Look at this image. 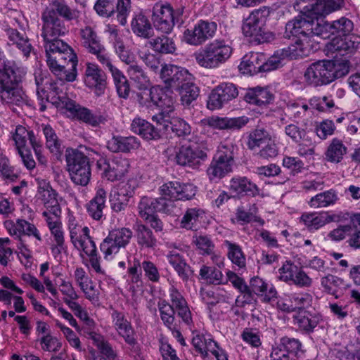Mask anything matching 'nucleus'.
Listing matches in <instances>:
<instances>
[{
	"label": "nucleus",
	"instance_id": "nucleus-1",
	"mask_svg": "<svg viewBox=\"0 0 360 360\" xmlns=\"http://www.w3.org/2000/svg\"><path fill=\"white\" fill-rule=\"evenodd\" d=\"M320 31L319 19L310 8L307 9L302 15L295 17L285 25L283 37L292 39L294 44L278 51H285L286 54L283 56L285 60L308 56L313 46L311 41L314 37H319Z\"/></svg>",
	"mask_w": 360,
	"mask_h": 360
},
{
	"label": "nucleus",
	"instance_id": "nucleus-2",
	"mask_svg": "<svg viewBox=\"0 0 360 360\" xmlns=\"http://www.w3.org/2000/svg\"><path fill=\"white\" fill-rule=\"evenodd\" d=\"M353 27L352 21L346 18H341L331 24L321 22L319 38L331 39L328 49L344 56L360 48V35L351 33Z\"/></svg>",
	"mask_w": 360,
	"mask_h": 360
},
{
	"label": "nucleus",
	"instance_id": "nucleus-3",
	"mask_svg": "<svg viewBox=\"0 0 360 360\" xmlns=\"http://www.w3.org/2000/svg\"><path fill=\"white\" fill-rule=\"evenodd\" d=\"M25 75L23 68L14 61L6 60L0 64V96L7 103L20 105L25 101V92L20 86Z\"/></svg>",
	"mask_w": 360,
	"mask_h": 360
},
{
	"label": "nucleus",
	"instance_id": "nucleus-4",
	"mask_svg": "<svg viewBox=\"0 0 360 360\" xmlns=\"http://www.w3.org/2000/svg\"><path fill=\"white\" fill-rule=\"evenodd\" d=\"M137 98L141 106L158 110V112L152 116V120L156 123L169 119L174 112L176 96L172 89L166 86L157 85L149 89H145L137 94Z\"/></svg>",
	"mask_w": 360,
	"mask_h": 360
},
{
	"label": "nucleus",
	"instance_id": "nucleus-5",
	"mask_svg": "<svg viewBox=\"0 0 360 360\" xmlns=\"http://www.w3.org/2000/svg\"><path fill=\"white\" fill-rule=\"evenodd\" d=\"M349 62L347 60H323L311 64L305 70V82L314 87L327 85L342 78L349 72Z\"/></svg>",
	"mask_w": 360,
	"mask_h": 360
},
{
	"label": "nucleus",
	"instance_id": "nucleus-6",
	"mask_svg": "<svg viewBox=\"0 0 360 360\" xmlns=\"http://www.w3.org/2000/svg\"><path fill=\"white\" fill-rule=\"evenodd\" d=\"M285 51L276 50L267 59L262 53H248L242 58L238 69L243 75L250 76L276 70L285 64Z\"/></svg>",
	"mask_w": 360,
	"mask_h": 360
},
{
	"label": "nucleus",
	"instance_id": "nucleus-7",
	"mask_svg": "<svg viewBox=\"0 0 360 360\" xmlns=\"http://www.w3.org/2000/svg\"><path fill=\"white\" fill-rule=\"evenodd\" d=\"M232 53V46L225 40L215 39L195 52L193 56L200 67L214 69L225 63Z\"/></svg>",
	"mask_w": 360,
	"mask_h": 360
},
{
	"label": "nucleus",
	"instance_id": "nucleus-8",
	"mask_svg": "<svg viewBox=\"0 0 360 360\" xmlns=\"http://www.w3.org/2000/svg\"><path fill=\"white\" fill-rule=\"evenodd\" d=\"M269 13V9L265 6L255 9L243 22V33L250 41L262 44L274 39V34L267 31L266 27Z\"/></svg>",
	"mask_w": 360,
	"mask_h": 360
},
{
	"label": "nucleus",
	"instance_id": "nucleus-9",
	"mask_svg": "<svg viewBox=\"0 0 360 360\" xmlns=\"http://www.w3.org/2000/svg\"><path fill=\"white\" fill-rule=\"evenodd\" d=\"M4 224L8 233L18 240L17 248L19 252L27 259L31 257L32 251L25 236L33 237L37 241L35 245H38L42 241V237L37 226L22 219H18L16 221L6 220Z\"/></svg>",
	"mask_w": 360,
	"mask_h": 360
},
{
	"label": "nucleus",
	"instance_id": "nucleus-10",
	"mask_svg": "<svg viewBox=\"0 0 360 360\" xmlns=\"http://www.w3.org/2000/svg\"><path fill=\"white\" fill-rule=\"evenodd\" d=\"M183 13V8L174 9L168 2H157L153 8V26L158 31L169 34L176 24L182 23Z\"/></svg>",
	"mask_w": 360,
	"mask_h": 360
},
{
	"label": "nucleus",
	"instance_id": "nucleus-11",
	"mask_svg": "<svg viewBox=\"0 0 360 360\" xmlns=\"http://www.w3.org/2000/svg\"><path fill=\"white\" fill-rule=\"evenodd\" d=\"M54 53L52 56L56 58V62L47 64L51 72L61 81H75L77 75L78 59L72 48L70 46V51L63 50Z\"/></svg>",
	"mask_w": 360,
	"mask_h": 360
},
{
	"label": "nucleus",
	"instance_id": "nucleus-12",
	"mask_svg": "<svg viewBox=\"0 0 360 360\" xmlns=\"http://www.w3.org/2000/svg\"><path fill=\"white\" fill-rule=\"evenodd\" d=\"M13 139L20 158H32V150L34 152L36 158H44L42 141L35 136L32 130L28 131L25 127L18 125Z\"/></svg>",
	"mask_w": 360,
	"mask_h": 360
},
{
	"label": "nucleus",
	"instance_id": "nucleus-13",
	"mask_svg": "<svg viewBox=\"0 0 360 360\" xmlns=\"http://www.w3.org/2000/svg\"><path fill=\"white\" fill-rule=\"evenodd\" d=\"M94 9L102 18H115L124 26L131 10V0H96Z\"/></svg>",
	"mask_w": 360,
	"mask_h": 360
},
{
	"label": "nucleus",
	"instance_id": "nucleus-14",
	"mask_svg": "<svg viewBox=\"0 0 360 360\" xmlns=\"http://www.w3.org/2000/svg\"><path fill=\"white\" fill-rule=\"evenodd\" d=\"M133 233L129 228H119L110 231L100 244V250L105 259H110L124 248L130 242Z\"/></svg>",
	"mask_w": 360,
	"mask_h": 360
},
{
	"label": "nucleus",
	"instance_id": "nucleus-15",
	"mask_svg": "<svg viewBox=\"0 0 360 360\" xmlns=\"http://www.w3.org/2000/svg\"><path fill=\"white\" fill-rule=\"evenodd\" d=\"M37 97L40 112L46 110V103L56 108L65 109V104L68 103V101H71L55 82L46 83L41 88L37 84Z\"/></svg>",
	"mask_w": 360,
	"mask_h": 360
},
{
	"label": "nucleus",
	"instance_id": "nucleus-16",
	"mask_svg": "<svg viewBox=\"0 0 360 360\" xmlns=\"http://www.w3.org/2000/svg\"><path fill=\"white\" fill-rule=\"evenodd\" d=\"M278 278L288 284L299 288H309L313 283L312 278L292 261L285 260L278 270Z\"/></svg>",
	"mask_w": 360,
	"mask_h": 360
},
{
	"label": "nucleus",
	"instance_id": "nucleus-17",
	"mask_svg": "<svg viewBox=\"0 0 360 360\" xmlns=\"http://www.w3.org/2000/svg\"><path fill=\"white\" fill-rule=\"evenodd\" d=\"M65 105V109L74 118L92 127H98L108 121V115L105 112L100 110L93 111L88 108L80 105L72 99L68 101V103Z\"/></svg>",
	"mask_w": 360,
	"mask_h": 360
},
{
	"label": "nucleus",
	"instance_id": "nucleus-18",
	"mask_svg": "<svg viewBox=\"0 0 360 360\" xmlns=\"http://www.w3.org/2000/svg\"><path fill=\"white\" fill-rule=\"evenodd\" d=\"M217 29L215 22L200 20L193 29H186L184 32V40L190 45L198 46L214 37Z\"/></svg>",
	"mask_w": 360,
	"mask_h": 360
},
{
	"label": "nucleus",
	"instance_id": "nucleus-19",
	"mask_svg": "<svg viewBox=\"0 0 360 360\" xmlns=\"http://www.w3.org/2000/svg\"><path fill=\"white\" fill-rule=\"evenodd\" d=\"M139 214L143 220H148L155 216L157 212L165 214H172L176 209V205L172 200L158 198L155 199L143 197L138 205Z\"/></svg>",
	"mask_w": 360,
	"mask_h": 360
},
{
	"label": "nucleus",
	"instance_id": "nucleus-20",
	"mask_svg": "<svg viewBox=\"0 0 360 360\" xmlns=\"http://www.w3.org/2000/svg\"><path fill=\"white\" fill-rule=\"evenodd\" d=\"M160 198L167 200H186L191 199L196 193L195 187L191 184L169 181L159 188Z\"/></svg>",
	"mask_w": 360,
	"mask_h": 360
},
{
	"label": "nucleus",
	"instance_id": "nucleus-21",
	"mask_svg": "<svg viewBox=\"0 0 360 360\" xmlns=\"http://www.w3.org/2000/svg\"><path fill=\"white\" fill-rule=\"evenodd\" d=\"M42 28L41 36L43 40L59 38L68 32L64 20L56 16L53 11H45L41 15Z\"/></svg>",
	"mask_w": 360,
	"mask_h": 360
},
{
	"label": "nucleus",
	"instance_id": "nucleus-22",
	"mask_svg": "<svg viewBox=\"0 0 360 360\" xmlns=\"http://www.w3.org/2000/svg\"><path fill=\"white\" fill-rule=\"evenodd\" d=\"M248 122V118L245 116L238 117H227L219 116H210L200 120V124L202 131L207 128L219 130H238L245 126Z\"/></svg>",
	"mask_w": 360,
	"mask_h": 360
},
{
	"label": "nucleus",
	"instance_id": "nucleus-23",
	"mask_svg": "<svg viewBox=\"0 0 360 360\" xmlns=\"http://www.w3.org/2000/svg\"><path fill=\"white\" fill-rule=\"evenodd\" d=\"M84 82L97 96L104 94L107 86V76L97 64L91 63L86 64Z\"/></svg>",
	"mask_w": 360,
	"mask_h": 360
},
{
	"label": "nucleus",
	"instance_id": "nucleus-24",
	"mask_svg": "<svg viewBox=\"0 0 360 360\" xmlns=\"http://www.w3.org/2000/svg\"><path fill=\"white\" fill-rule=\"evenodd\" d=\"M160 76L166 87L175 90L188 79L193 78V75L189 73L188 70L172 64L162 65Z\"/></svg>",
	"mask_w": 360,
	"mask_h": 360
},
{
	"label": "nucleus",
	"instance_id": "nucleus-25",
	"mask_svg": "<svg viewBox=\"0 0 360 360\" xmlns=\"http://www.w3.org/2000/svg\"><path fill=\"white\" fill-rule=\"evenodd\" d=\"M53 238V243L51 245V250L53 256L56 259L62 252H66L68 250L65 240V232L63 229L61 217H48L44 219Z\"/></svg>",
	"mask_w": 360,
	"mask_h": 360
},
{
	"label": "nucleus",
	"instance_id": "nucleus-26",
	"mask_svg": "<svg viewBox=\"0 0 360 360\" xmlns=\"http://www.w3.org/2000/svg\"><path fill=\"white\" fill-rule=\"evenodd\" d=\"M129 163L127 159H98L97 167L103 175L110 181L120 179L127 172Z\"/></svg>",
	"mask_w": 360,
	"mask_h": 360
},
{
	"label": "nucleus",
	"instance_id": "nucleus-27",
	"mask_svg": "<svg viewBox=\"0 0 360 360\" xmlns=\"http://www.w3.org/2000/svg\"><path fill=\"white\" fill-rule=\"evenodd\" d=\"M192 344L203 359L210 353L217 360H229L226 351L210 338L197 335L193 338Z\"/></svg>",
	"mask_w": 360,
	"mask_h": 360
},
{
	"label": "nucleus",
	"instance_id": "nucleus-28",
	"mask_svg": "<svg viewBox=\"0 0 360 360\" xmlns=\"http://www.w3.org/2000/svg\"><path fill=\"white\" fill-rule=\"evenodd\" d=\"M68 171L73 183L86 186L91 178V167L87 159H66Z\"/></svg>",
	"mask_w": 360,
	"mask_h": 360
},
{
	"label": "nucleus",
	"instance_id": "nucleus-29",
	"mask_svg": "<svg viewBox=\"0 0 360 360\" xmlns=\"http://www.w3.org/2000/svg\"><path fill=\"white\" fill-rule=\"evenodd\" d=\"M5 33L8 39V44L17 49L22 58L27 60L34 52V48L27 34L10 27L5 30Z\"/></svg>",
	"mask_w": 360,
	"mask_h": 360
},
{
	"label": "nucleus",
	"instance_id": "nucleus-30",
	"mask_svg": "<svg viewBox=\"0 0 360 360\" xmlns=\"http://www.w3.org/2000/svg\"><path fill=\"white\" fill-rule=\"evenodd\" d=\"M241 95L247 103L261 108L273 103L275 99L274 94L268 87L259 86L245 89Z\"/></svg>",
	"mask_w": 360,
	"mask_h": 360
},
{
	"label": "nucleus",
	"instance_id": "nucleus-31",
	"mask_svg": "<svg viewBox=\"0 0 360 360\" xmlns=\"http://www.w3.org/2000/svg\"><path fill=\"white\" fill-rule=\"evenodd\" d=\"M111 318L113 327L117 334L124 339L127 344L134 346L136 343V339L131 322L127 319L122 312L117 310L112 311Z\"/></svg>",
	"mask_w": 360,
	"mask_h": 360
},
{
	"label": "nucleus",
	"instance_id": "nucleus-32",
	"mask_svg": "<svg viewBox=\"0 0 360 360\" xmlns=\"http://www.w3.org/2000/svg\"><path fill=\"white\" fill-rule=\"evenodd\" d=\"M79 251L84 252L89 257L91 269L98 275H105V271L101 266V258L98 254L96 245L92 238L89 236L88 239H83L75 245Z\"/></svg>",
	"mask_w": 360,
	"mask_h": 360
},
{
	"label": "nucleus",
	"instance_id": "nucleus-33",
	"mask_svg": "<svg viewBox=\"0 0 360 360\" xmlns=\"http://www.w3.org/2000/svg\"><path fill=\"white\" fill-rule=\"evenodd\" d=\"M335 218V215L328 212H304L300 217V221L309 231H314L334 221Z\"/></svg>",
	"mask_w": 360,
	"mask_h": 360
},
{
	"label": "nucleus",
	"instance_id": "nucleus-34",
	"mask_svg": "<svg viewBox=\"0 0 360 360\" xmlns=\"http://www.w3.org/2000/svg\"><path fill=\"white\" fill-rule=\"evenodd\" d=\"M250 296H246L247 299L252 297V292L262 297L265 302H270L276 297L277 291L275 288L262 278L254 277L250 280Z\"/></svg>",
	"mask_w": 360,
	"mask_h": 360
},
{
	"label": "nucleus",
	"instance_id": "nucleus-35",
	"mask_svg": "<svg viewBox=\"0 0 360 360\" xmlns=\"http://www.w3.org/2000/svg\"><path fill=\"white\" fill-rule=\"evenodd\" d=\"M106 195L103 188H98L95 196L86 204L87 213L93 219L100 221L105 219L103 210L105 208Z\"/></svg>",
	"mask_w": 360,
	"mask_h": 360
},
{
	"label": "nucleus",
	"instance_id": "nucleus-36",
	"mask_svg": "<svg viewBox=\"0 0 360 360\" xmlns=\"http://www.w3.org/2000/svg\"><path fill=\"white\" fill-rule=\"evenodd\" d=\"M131 130L147 141L158 140L160 137L159 130L150 122L141 117L133 120Z\"/></svg>",
	"mask_w": 360,
	"mask_h": 360
},
{
	"label": "nucleus",
	"instance_id": "nucleus-37",
	"mask_svg": "<svg viewBox=\"0 0 360 360\" xmlns=\"http://www.w3.org/2000/svg\"><path fill=\"white\" fill-rule=\"evenodd\" d=\"M140 146V141L135 136H114L108 141V148L113 153H129Z\"/></svg>",
	"mask_w": 360,
	"mask_h": 360
},
{
	"label": "nucleus",
	"instance_id": "nucleus-38",
	"mask_svg": "<svg viewBox=\"0 0 360 360\" xmlns=\"http://www.w3.org/2000/svg\"><path fill=\"white\" fill-rule=\"evenodd\" d=\"M131 28L135 35L143 39L150 38L154 33L150 20L142 13H139L133 16Z\"/></svg>",
	"mask_w": 360,
	"mask_h": 360
},
{
	"label": "nucleus",
	"instance_id": "nucleus-39",
	"mask_svg": "<svg viewBox=\"0 0 360 360\" xmlns=\"http://www.w3.org/2000/svg\"><path fill=\"white\" fill-rule=\"evenodd\" d=\"M162 125L163 129L168 131L169 129L179 137H184L191 134V127L184 119L174 116V112L170 115L169 119L166 118L157 123Z\"/></svg>",
	"mask_w": 360,
	"mask_h": 360
},
{
	"label": "nucleus",
	"instance_id": "nucleus-40",
	"mask_svg": "<svg viewBox=\"0 0 360 360\" xmlns=\"http://www.w3.org/2000/svg\"><path fill=\"white\" fill-rule=\"evenodd\" d=\"M344 4V0H316L310 5L312 13L323 22V18L330 13L340 9Z\"/></svg>",
	"mask_w": 360,
	"mask_h": 360
},
{
	"label": "nucleus",
	"instance_id": "nucleus-41",
	"mask_svg": "<svg viewBox=\"0 0 360 360\" xmlns=\"http://www.w3.org/2000/svg\"><path fill=\"white\" fill-rule=\"evenodd\" d=\"M86 335L105 360H115L117 359V352L103 335L92 330L87 331Z\"/></svg>",
	"mask_w": 360,
	"mask_h": 360
},
{
	"label": "nucleus",
	"instance_id": "nucleus-42",
	"mask_svg": "<svg viewBox=\"0 0 360 360\" xmlns=\"http://www.w3.org/2000/svg\"><path fill=\"white\" fill-rule=\"evenodd\" d=\"M231 190L238 195L255 197L259 195L257 186L245 176L233 177L230 181Z\"/></svg>",
	"mask_w": 360,
	"mask_h": 360
},
{
	"label": "nucleus",
	"instance_id": "nucleus-43",
	"mask_svg": "<svg viewBox=\"0 0 360 360\" xmlns=\"http://www.w3.org/2000/svg\"><path fill=\"white\" fill-rule=\"evenodd\" d=\"M191 143L169 146L166 150L167 158H206L207 155L202 150H196Z\"/></svg>",
	"mask_w": 360,
	"mask_h": 360
},
{
	"label": "nucleus",
	"instance_id": "nucleus-44",
	"mask_svg": "<svg viewBox=\"0 0 360 360\" xmlns=\"http://www.w3.org/2000/svg\"><path fill=\"white\" fill-rule=\"evenodd\" d=\"M233 159H212L207 173L211 181L220 179L232 170Z\"/></svg>",
	"mask_w": 360,
	"mask_h": 360
},
{
	"label": "nucleus",
	"instance_id": "nucleus-45",
	"mask_svg": "<svg viewBox=\"0 0 360 360\" xmlns=\"http://www.w3.org/2000/svg\"><path fill=\"white\" fill-rule=\"evenodd\" d=\"M57 193L54 190L38 198L42 202L44 210L42 212V217L44 219L48 217H61V208L57 199Z\"/></svg>",
	"mask_w": 360,
	"mask_h": 360
},
{
	"label": "nucleus",
	"instance_id": "nucleus-46",
	"mask_svg": "<svg viewBox=\"0 0 360 360\" xmlns=\"http://www.w3.org/2000/svg\"><path fill=\"white\" fill-rule=\"evenodd\" d=\"M320 316L307 311H299L294 316L293 322L300 330L312 332L320 321Z\"/></svg>",
	"mask_w": 360,
	"mask_h": 360
},
{
	"label": "nucleus",
	"instance_id": "nucleus-47",
	"mask_svg": "<svg viewBox=\"0 0 360 360\" xmlns=\"http://www.w3.org/2000/svg\"><path fill=\"white\" fill-rule=\"evenodd\" d=\"M166 257L169 264L172 265L181 280L187 281L189 278L188 270L190 267L184 257L176 250H172L169 251Z\"/></svg>",
	"mask_w": 360,
	"mask_h": 360
},
{
	"label": "nucleus",
	"instance_id": "nucleus-48",
	"mask_svg": "<svg viewBox=\"0 0 360 360\" xmlns=\"http://www.w3.org/2000/svg\"><path fill=\"white\" fill-rule=\"evenodd\" d=\"M223 246L226 248V255L233 264L236 265L239 269L245 267V255L238 243L225 240L223 242Z\"/></svg>",
	"mask_w": 360,
	"mask_h": 360
},
{
	"label": "nucleus",
	"instance_id": "nucleus-49",
	"mask_svg": "<svg viewBox=\"0 0 360 360\" xmlns=\"http://www.w3.org/2000/svg\"><path fill=\"white\" fill-rule=\"evenodd\" d=\"M82 44L89 53L98 52L101 47L99 37L96 31L90 26H86L80 31Z\"/></svg>",
	"mask_w": 360,
	"mask_h": 360
},
{
	"label": "nucleus",
	"instance_id": "nucleus-50",
	"mask_svg": "<svg viewBox=\"0 0 360 360\" xmlns=\"http://www.w3.org/2000/svg\"><path fill=\"white\" fill-rule=\"evenodd\" d=\"M176 90L179 91L182 104L187 106L195 101L200 94V89L192 82V79H188Z\"/></svg>",
	"mask_w": 360,
	"mask_h": 360
},
{
	"label": "nucleus",
	"instance_id": "nucleus-51",
	"mask_svg": "<svg viewBox=\"0 0 360 360\" xmlns=\"http://www.w3.org/2000/svg\"><path fill=\"white\" fill-rule=\"evenodd\" d=\"M338 200V193L335 191L330 189L322 193H319L311 198L308 202L310 207L318 209L327 207L334 205Z\"/></svg>",
	"mask_w": 360,
	"mask_h": 360
},
{
	"label": "nucleus",
	"instance_id": "nucleus-52",
	"mask_svg": "<svg viewBox=\"0 0 360 360\" xmlns=\"http://www.w3.org/2000/svg\"><path fill=\"white\" fill-rule=\"evenodd\" d=\"M199 279L212 285L224 284V275L219 269L205 264L201 266L199 271Z\"/></svg>",
	"mask_w": 360,
	"mask_h": 360
},
{
	"label": "nucleus",
	"instance_id": "nucleus-53",
	"mask_svg": "<svg viewBox=\"0 0 360 360\" xmlns=\"http://www.w3.org/2000/svg\"><path fill=\"white\" fill-rule=\"evenodd\" d=\"M43 41L47 64H52L53 61L56 62V58L51 56L53 54H55V52H59L63 50L70 51V46L58 38Z\"/></svg>",
	"mask_w": 360,
	"mask_h": 360
},
{
	"label": "nucleus",
	"instance_id": "nucleus-54",
	"mask_svg": "<svg viewBox=\"0 0 360 360\" xmlns=\"http://www.w3.org/2000/svg\"><path fill=\"white\" fill-rule=\"evenodd\" d=\"M151 48L156 52L162 54L173 53L176 51V45L172 38L167 35H161L149 41Z\"/></svg>",
	"mask_w": 360,
	"mask_h": 360
},
{
	"label": "nucleus",
	"instance_id": "nucleus-55",
	"mask_svg": "<svg viewBox=\"0 0 360 360\" xmlns=\"http://www.w3.org/2000/svg\"><path fill=\"white\" fill-rule=\"evenodd\" d=\"M290 304L283 303L281 309L283 311H292L295 309H300L308 307L312 302V296L307 292L292 293L289 295Z\"/></svg>",
	"mask_w": 360,
	"mask_h": 360
},
{
	"label": "nucleus",
	"instance_id": "nucleus-56",
	"mask_svg": "<svg viewBox=\"0 0 360 360\" xmlns=\"http://www.w3.org/2000/svg\"><path fill=\"white\" fill-rule=\"evenodd\" d=\"M135 231L139 246L143 248H152L155 246L157 240L148 227L143 224H137Z\"/></svg>",
	"mask_w": 360,
	"mask_h": 360
},
{
	"label": "nucleus",
	"instance_id": "nucleus-57",
	"mask_svg": "<svg viewBox=\"0 0 360 360\" xmlns=\"http://www.w3.org/2000/svg\"><path fill=\"white\" fill-rule=\"evenodd\" d=\"M205 217V211L200 207L188 208L181 220V226L192 230Z\"/></svg>",
	"mask_w": 360,
	"mask_h": 360
},
{
	"label": "nucleus",
	"instance_id": "nucleus-58",
	"mask_svg": "<svg viewBox=\"0 0 360 360\" xmlns=\"http://www.w3.org/2000/svg\"><path fill=\"white\" fill-rule=\"evenodd\" d=\"M269 133L264 129H255L252 130L248 139V146L249 149L256 153L269 140Z\"/></svg>",
	"mask_w": 360,
	"mask_h": 360
},
{
	"label": "nucleus",
	"instance_id": "nucleus-59",
	"mask_svg": "<svg viewBox=\"0 0 360 360\" xmlns=\"http://www.w3.org/2000/svg\"><path fill=\"white\" fill-rule=\"evenodd\" d=\"M276 344L295 359L303 353L302 344L299 339L284 336Z\"/></svg>",
	"mask_w": 360,
	"mask_h": 360
},
{
	"label": "nucleus",
	"instance_id": "nucleus-60",
	"mask_svg": "<svg viewBox=\"0 0 360 360\" xmlns=\"http://www.w3.org/2000/svg\"><path fill=\"white\" fill-rule=\"evenodd\" d=\"M112 77L118 96L127 99L130 93V85L127 77L118 69L114 70Z\"/></svg>",
	"mask_w": 360,
	"mask_h": 360
},
{
	"label": "nucleus",
	"instance_id": "nucleus-61",
	"mask_svg": "<svg viewBox=\"0 0 360 360\" xmlns=\"http://www.w3.org/2000/svg\"><path fill=\"white\" fill-rule=\"evenodd\" d=\"M158 307L161 320L165 326L171 329L175 320L174 309L165 300H160L158 303Z\"/></svg>",
	"mask_w": 360,
	"mask_h": 360
},
{
	"label": "nucleus",
	"instance_id": "nucleus-62",
	"mask_svg": "<svg viewBox=\"0 0 360 360\" xmlns=\"http://www.w3.org/2000/svg\"><path fill=\"white\" fill-rule=\"evenodd\" d=\"M52 8L46 11H53L56 16L62 17L67 21H71L75 18V12L68 6L64 0H53Z\"/></svg>",
	"mask_w": 360,
	"mask_h": 360
},
{
	"label": "nucleus",
	"instance_id": "nucleus-63",
	"mask_svg": "<svg viewBox=\"0 0 360 360\" xmlns=\"http://www.w3.org/2000/svg\"><path fill=\"white\" fill-rule=\"evenodd\" d=\"M193 243L202 255L211 254L215 247L211 237L207 235L195 236L193 238Z\"/></svg>",
	"mask_w": 360,
	"mask_h": 360
},
{
	"label": "nucleus",
	"instance_id": "nucleus-64",
	"mask_svg": "<svg viewBox=\"0 0 360 360\" xmlns=\"http://www.w3.org/2000/svg\"><path fill=\"white\" fill-rule=\"evenodd\" d=\"M349 151V148L338 138H333L326 151L327 158H342Z\"/></svg>",
	"mask_w": 360,
	"mask_h": 360
}]
</instances>
